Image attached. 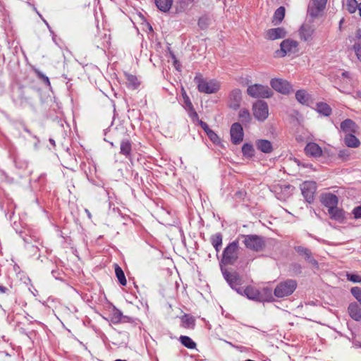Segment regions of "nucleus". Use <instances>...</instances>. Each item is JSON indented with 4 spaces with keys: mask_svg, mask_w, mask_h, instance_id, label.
<instances>
[{
    "mask_svg": "<svg viewBox=\"0 0 361 361\" xmlns=\"http://www.w3.org/2000/svg\"><path fill=\"white\" fill-rule=\"evenodd\" d=\"M238 241L242 240L245 247L255 252L263 250L266 246L265 238L261 235H239L238 236Z\"/></svg>",
    "mask_w": 361,
    "mask_h": 361,
    "instance_id": "f257e3e1",
    "label": "nucleus"
},
{
    "mask_svg": "<svg viewBox=\"0 0 361 361\" xmlns=\"http://www.w3.org/2000/svg\"><path fill=\"white\" fill-rule=\"evenodd\" d=\"M239 241L238 238L228 243L224 248L220 261V267L223 265H233L238 259Z\"/></svg>",
    "mask_w": 361,
    "mask_h": 361,
    "instance_id": "f03ea898",
    "label": "nucleus"
},
{
    "mask_svg": "<svg viewBox=\"0 0 361 361\" xmlns=\"http://www.w3.org/2000/svg\"><path fill=\"white\" fill-rule=\"evenodd\" d=\"M297 281L294 279H286L276 286L274 294L277 298H284L290 295L297 288Z\"/></svg>",
    "mask_w": 361,
    "mask_h": 361,
    "instance_id": "7ed1b4c3",
    "label": "nucleus"
},
{
    "mask_svg": "<svg viewBox=\"0 0 361 361\" xmlns=\"http://www.w3.org/2000/svg\"><path fill=\"white\" fill-rule=\"evenodd\" d=\"M195 82L197 85L198 90H218L221 88V84L215 79L207 80L201 74H197L194 78Z\"/></svg>",
    "mask_w": 361,
    "mask_h": 361,
    "instance_id": "20e7f679",
    "label": "nucleus"
},
{
    "mask_svg": "<svg viewBox=\"0 0 361 361\" xmlns=\"http://www.w3.org/2000/svg\"><path fill=\"white\" fill-rule=\"evenodd\" d=\"M299 44L297 41L287 39L281 42L280 44V50L276 51L279 56L283 57L286 55H292L298 52Z\"/></svg>",
    "mask_w": 361,
    "mask_h": 361,
    "instance_id": "39448f33",
    "label": "nucleus"
},
{
    "mask_svg": "<svg viewBox=\"0 0 361 361\" xmlns=\"http://www.w3.org/2000/svg\"><path fill=\"white\" fill-rule=\"evenodd\" d=\"M293 249L297 252L298 256L303 258L306 262L312 265L314 267H319V263L317 260L314 259L313 253L310 249L300 245H294Z\"/></svg>",
    "mask_w": 361,
    "mask_h": 361,
    "instance_id": "423d86ee",
    "label": "nucleus"
},
{
    "mask_svg": "<svg viewBox=\"0 0 361 361\" xmlns=\"http://www.w3.org/2000/svg\"><path fill=\"white\" fill-rule=\"evenodd\" d=\"M302 195L305 200L311 203L314 200V195L317 190V184L314 181H305L300 186Z\"/></svg>",
    "mask_w": 361,
    "mask_h": 361,
    "instance_id": "0eeeda50",
    "label": "nucleus"
},
{
    "mask_svg": "<svg viewBox=\"0 0 361 361\" xmlns=\"http://www.w3.org/2000/svg\"><path fill=\"white\" fill-rule=\"evenodd\" d=\"M253 114L259 121L265 120L269 115L268 105L262 100H258L252 106Z\"/></svg>",
    "mask_w": 361,
    "mask_h": 361,
    "instance_id": "6e6552de",
    "label": "nucleus"
},
{
    "mask_svg": "<svg viewBox=\"0 0 361 361\" xmlns=\"http://www.w3.org/2000/svg\"><path fill=\"white\" fill-rule=\"evenodd\" d=\"M221 270L224 278L231 288H235V286H240L242 284L243 279L238 273L236 271H228L223 267H221Z\"/></svg>",
    "mask_w": 361,
    "mask_h": 361,
    "instance_id": "1a4fd4ad",
    "label": "nucleus"
},
{
    "mask_svg": "<svg viewBox=\"0 0 361 361\" xmlns=\"http://www.w3.org/2000/svg\"><path fill=\"white\" fill-rule=\"evenodd\" d=\"M327 0H311L308 5L307 13L312 18L319 16L320 13L324 9Z\"/></svg>",
    "mask_w": 361,
    "mask_h": 361,
    "instance_id": "9d476101",
    "label": "nucleus"
},
{
    "mask_svg": "<svg viewBox=\"0 0 361 361\" xmlns=\"http://www.w3.org/2000/svg\"><path fill=\"white\" fill-rule=\"evenodd\" d=\"M231 142L234 145L240 144L244 137L243 128L240 123H234L230 130Z\"/></svg>",
    "mask_w": 361,
    "mask_h": 361,
    "instance_id": "9b49d317",
    "label": "nucleus"
},
{
    "mask_svg": "<svg viewBox=\"0 0 361 361\" xmlns=\"http://www.w3.org/2000/svg\"><path fill=\"white\" fill-rule=\"evenodd\" d=\"M244 296H246L248 299L262 302L264 300V295L259 292V290L251 286H247L243 290Z\"/></svg>",
    "mask_w": 361,
    "mask_h": 361,
    "instance_id": "f8f14e48",
    "label": "nucleus"
},
{
    "mask_svg": "<svg viewBox=\"0 0 361 361\" xmlns=\"http://www.w3.org/2000/svg\"><path fill=\"white\" fill-rule=\"evenodd\" d=\"M322 204L332 211L333 207L338 206V197L332 193H326L321 197Z\"/></svg>",
    "mask_w": 361,
    "mask_h": 361,
    "instance_id": "ddd939ff",
    "label": "nucleus"
},
{
    "mask_svg": "<svg viewBox=\"0 0 361 361\" xmlns=\"http://www.w3.org/2000/svg\"><path fill=\"white\" fill-rule=\"evenodd\" d=\"M314 31L315 29L312 25L303 24L299 30L300 39L305 42L312 40Z\"/></svg>",
    "mask_w": 361,
    "mask_h": 361,
    "instance_id": "4468645a",
    "label": "nucleus"
},
{
    "mask_svg": "<svg viewBox=\"0 0 361 361\" xmlns=\"http://www.w3.org/2000/svg\"><path fill=\"white\" fill-rule=\"evenodd\" d=\"M286 35L287 32L283 27L271 28L266 31L265 38L269 40H275L284 38Z\"/></svg>",
    "mask_w": 361,
    "mask_h": 361,
    "instance_id": "2eb2a0df",
    "label": "nucleus"
},
{
    "mask_svg": "<svg viewBox=\"0 0 361 361\" xmlns=\"http://www.w3.org/2000/svg\"><path fill=\"white\" fill-rule=\"evenodd\" d=\"M271 86L274 90H290L293 87L288 81L282 78L271 79Z\"/></svg>",
    "mask_w": 361,
    "mask_h": 361,
    "instance_id": "dca6fc26",
    "label": "nucleus"
},
{
    "mask_svg": "<svg viewBox=\"0 0 361 361\" xmlns=\"http://www.w3.org/2000/svg\"><path fill=\"white\" fill-rule=\"evenodd\" d=\"M305 152L307 155L313 157H319L322 155V149L315 142H309L305 147Z\"/></svg>",
    "mask_w": 361,
    "mask_h": 361,
    "instance_id": "f3484780",
    "label": "nucleus"
},
{
    "mask_svg": "<svg viewBox=\"0 0 361 361\" xmlns=\"http://www.w3.org/2000/svg\"><path fill=\"white\" fill-rule=\"evenodd\" d=\"M341 129L346 134L355 133L358 126L352 119L347 118L341 123Z\"/></svg>",
    "mask_w": 361,
    "mask_h": 361,
    "instance_id": "a211bd4d",
    "label": "nucleus"
},
{
    "mask_svg": "<svg viewBox=\"0 0 361 361\" xmlns=\"http://www.w3.org/2000/svg\"><path fill=\"white\" fill-rule=\"evenodd\" d=\"M348 312L350 317L355 321H361V307L359 305L355 302H351L349 304L348 307Z\"/></svg>",
    "mask_w": 361,
    "mask_h": 361,
    "instance_id": "6ab92c4d",
    "label": "nucleus"
},
{
    "mask_svg": "<svg viewBox=\"0 0 361 361\" xmlns=\"http://www.w3.org/2000/svg\"><path fill=\"white\" fill-rule=\"evenodd\" d=\"M199 124L201 126V128L204 130L209 140L214 144H218L220 142V138L217 135L216 133H215L212 130H211L207 125V123L204 121L200 120Z\"/></svg>",
    "mask_w": 361,
    "mask_h": 361,
    "instance_id": "aec40b11",
    "label": "nucleus"
},
{
    "mask_svg": "<svg viewBox=\"0 0 361 361\" xmlns=\"http://www.w3.org/2000/svg\"><path fill=\"white\" fill-rule=\"evenodd\" d=\"M132 151V142L128 139H123L120 145V154L130 158Z\"/></svg>",
    "mask_w": 361,
    "mask_h": 361,
    "instance_id": "412c9836",
    "label": "nucleus"
},
{
    "mask_svg": "<svg viewBox=\"0 0 361 361\" xmlns=\"http://www.w3.org/2000/svg\"><path fill=\"white\" fill-rule=\"evenodd\" d=\"M328 212L330 218L333 220L342 222L345 219V212L342 209L338 208V206L333 207L332 211L328 209Z\"/></svg>",
    "mask_w": 361,
    "mask_h": 361,
    "instance_id": "4be33fe9",
    "label": "nucleus"
},
{
    "mask_svg": "<svg viewBox=\"0 0 361 361\" xmlns=\"http://www.w3.org/2000/svg\"><path fill=\"white\" fill-rule=\"evenodd\" d=\"M157 8L164 13H167L172 8L173 0H154Z\"/></svg>",
    "mask_w": 361,
    "mask_h": 361,
    "instance_id": "5701e85b",
    "label": "nucleus"
},
{
    "mask_svg": "<svg viewBox=\"0 0 361 361\" xmlns=\"http://www.w3.org/2000/svg\"><path fill=\"white\" fill-rule=\"evenodd\" d=\"M256 146L259 150L264 153H270L273 150L271 142L267 140H258Z\"/></svg>",
    "mask_w": 361,
    "mask_h": 361,
    "instance_id": "b1692460",
    "label": "nucleus"
},
{
    "mask_svg": "<svg viewBox=\"0 0 361 361\" xmlns=\"http://www.w3.org/2000/svg\"><path fill=\"white\" fill-rule=\"evenodd\" d=\"M296 99L302 104L310 106L312 104V99L307 92H295Z\"/></svg>",
    "mask_w": 361,
    "mask_h": 361,
    "instance_id": "393cba45",
    "label": "nucleus"
},
{
    "mask_svg": "<svg viewBox=\"0 0 361 361\" xmlns=\"http://www.w3.org/2000/svg\"><path fill=\"white\" fill-rule=\"evenodd\" d=\"M317 111L324 116H329L332 113V109L330 106L325 102H317Z\"/></svg>",
    "mask_w": 361,
    "mask_h": 361,
    "instance_id": "a878e982",
    "label": "nucleus"
},
{
    "mask_svg": "<svg viewBox=\"0 0 361 361\" xmlns=\"http://www.w3.org/2000/svg\"><path fill=\"white\" fill-rule=\"evenodd\" d=\"M223 235L221 233H216L210 238V241L216 252L218 253L221 247Z\"/></svg>",
    "mask_w": 361,
    "mask_h": 361,
    "instance_id": "bb28decb",
    "label": "nucleus"
},
{
    "mask_svg": "<svg viewBox=\"0 0 361 361\" xmlns=\"http://www.w3.org/2000/svg\"><path fill=\"white\" fill-rule=\"evenodd\" d=\"M344 142L348 147H357L360 145V142L353 133H348L344 138Z\"/></svg>",
    "mask_w": 361,
    "mask_h": 361,
    "instance_id": "cd10ccee",
    "label": "nucleus"
},
{
    "mask_svg": "<svg viewBox=\"0 0 361 361\" xmlns=\"http://www.w3.org/2000/svg\"><path fill=\"white\" fill-rule=\"evenodd\" d=\"M181 321L183 322V326L184 328L193 329L195 325V319L192 316L185 314L181 317Z\"/></svg>",
    "mask_w": 361,
    "mask_h": 361,
    "instance_id": "c85d7f7f",
    "label": "nucleus"
},
{
    "mask_svg": "<svg viewBox=\"0 0 361 361\" xmlns=\"http://www.w3.org/2000/svg\"><path fill=\"white\" fill-rule=\"evenodd\" d=\"M126 78L127 80V84L129 88L132 89H137L140 87V82L138 80L137 78L131 74H126Z\"/></svg>",
    "mask_w": 361,
    "mask_h": 361,
    "instance_id": "c756f323",
    "label": "nucleus"
},
{
    "mask_svg": "<svg viewBox=\"0 0 361 361\" xmlns=\"http://www.w3.org/2000/svg\"><path fill=\"white\" fill-rule=\"evenodd\" d=\"M284 16H285V8H284V7L281 6V7L278 8L276 9V11H275L274 16H273L272 22L275 25H277L282 21Z\"/></svg>",
    "mask_w": 361,
    "mask_h": 361,
    "instance_id": "7c9ffc66",
    "label": "nucleus"
},
{
    "mask_svg": "<svg viewBox=\"0 0 361 361\" xmlns=\"http://www.w3.org/2000/svg\"><path fill=\"white\" fill-rule=\"evenodd\" d=\"M114 267H115V274H116V276L120 284L122 286H126L127 283V281H126V276H125V274H124L123 269L117 264H115Z\"/></svg>",
    "mask_w": 361,
    "mask_h": 361,
    "instance_id": "2f4dec72",
    "label": "nucleus"
},
{
    "mask_svg": "<svg viewBox=\"0 0 361 361\" xmlns=\"http://www.w3.org/2000/svg\"><path fill=\"white\" fill-rule=\"evenodd\" d=\"M180 343L189 349H195L196 348V343L189 336H180L179 338Z\"/></svg>",
    "mask_w": 361,
    "mask_h": 361,
    "instance_id": "473e14b6",
    "label": "nucleus"
},
{
    "mask_svg": "<svg viewBox=\"0 0 361 361\" xmlns=\"http://www.w3.org/2000/svg\"><path fill=\"white\" fill-rule=\"evenodd\" d=\"M242 152L244 157H252L255 154V149L250 143H245L242 147Z\"/></svg>",
    "mask_w": 361,
    "mask_h": 361,
    "instance_id": "72a5a7b5",
    "label": "nucleus"
},
{
    "mask_svg": "<svg viewBox=\"0 0 361 361\" xmlns=\"http://www.w3.org/2000/svg\"><path fill=\"white\" fill-rule=\"evenodd\" d=\"M123 320V313L122 312L117 309L116 307H114L112 316H111V322L114 324H118L122 322Z\"/></svg>",
    "mask_w": 361,
    "mask_h": 361,
    "instance_id": "f704fd0d",
    "label": "nucleus"
},
{
    "mask_svg": "<svg viewBox=\"0 0 361 361\" xmlns=\"http://www.w3.org/2000/svg\"><path fill=\"white\" fill-rule=\"evenodd\" d=\"M346 9L350 13H354L359 6L356 0H346Z\"/></svg>",
    "mask_w": 361,
    "mask_h": 361,
    "instance_id": "c9c22d12",
    "label": "nucleus"
},
{
    "mask_svg": "<svg viewBox=\"0 0 361 361\" xmlns=\"http://www.w3.org/2000/svg\"><path fill=\"white\" fill-rule=\"evenodd\" d=\"M247 93L252 97L269 98L273 95V92H247Z\"/></svg>",
    "mask_w": 361,
    "mask_h": 361,
    "instance_id": "e433bc0d",
    "label": "nucleus"
},
{
    "mask_svg": "<svg viewBox=\"0 0 361 361\" xmlns=\"http://www.w3.org/2000/svg\"><path fill=\"white\" fill-rule=\"evenodd\" d=\"M239 118L240 121L244 123H247L251 120L250 112L247 109H242L239 112Z\"/></svg>",
    "mask_w": 361,
    "mask_h": 361,
    "instance_id": "4c0bfd02",
    "label": "nucleus"
},
{
    "mask_svg": "<svg viewBox=\"0 0 361 361\" xmlns=\"http://www.w3.org/2000/svg\"><path fill=\"white\" fill-rule=\"evenodd\" d=\"M182 92V97H183V103H184L183 106L185 107V109L186 110H188L189 109H192L193 105L190 101V97L186 94V92Z\"/></svg>",
    "mask_w": 361,
    "mask_h": 361,
    "instance_id": "58836bf2",
    "label": "nucleus"
},
{
    "mask_svg": "<svg viewBox=\"0 0 361 361\" xmlns=\"http://www.w3.org/2000/svg\"><path fill=\"white\" fill-rule=\"evenodd\" d=\"M350 293L361 305V288L353 287L350 290Z\"/></svg>",
    "mask_w": 361,
    "mask_h": 361,
    "instance_id": "ea45409f",
    "label": "nucleus"
},
{
    "mask_svg": "<svg viewBox=\"0 0 361 361\" xmlns=\"http://www.w3.org/2000/svg\"><path fill=\"white\" fill-rule=\"evenodd\" d=\"M347 279L353 283H360L361 282V276L354 273H347L346 274Z\"/></svg>",
    "mask_w": 361,
    "mask_h": 361,
    "instance_id": "a19ab883",
    "label": "nucleus"
},
{
    "mask_svg": "<svg viewBox=\"0 0 361 361\" xmlns=\"http://www.w3.org/2000/svg\"><path fill=\"white\" fill-rule=\"evenodd\" d=\"M36 75H37V77L43 82H44L45 84H47V85L48 87H50V82H49V79L47 76H46L45 75H44L41 71H39V70H35V71Z\"/></svg>",
    "mask_w": 361,
    "mask_h": 361,
    "instance_id": "79ce46f5",
    "label": "nucleus"
},
{
    "mask_svg": "<svg viewBox=\"0 0 361 361\" xmlns=\"http://www.w3.org/2000/svg\"><path fill=\"white\" fill-rule=\"evenodd\" d=\"M291 270L295 273V274H300L302 273V266L298 263H293L290 265Z\"/></svg>",
    "mask_w": 361,
    "mask_h": 361,
    "instance_id": "37998d69",
    "label": "nucleus"
},
{
    "mask_svg": "<svg viewBox=\"0 0 361 361\" xmlns=\"http://www.w3.org/2000/svg\"><path fill=\"white\" fill-rule=\"evenodd\" d=\"M353 49L357 59L361 61V43H355Z\"/></svg>",
    "mask_w": 361,
    "mask_h": 361,
    "instance_id": "c03bdc74",
    "label": "nucleus"
},
{
    "mask_svg": "<svg viewBox=\"0 0 361 361\" xmlns=\"http://www.w3.org/2000/svg\"><path fill=\"white\" fill-rule=\"evenodd\" d=\"M245 83L246 85H247V91H250V90H253V88L255 87L257 89V90L260 88V89H263L264 88V86L261 85H258V84H255V85H252L250 81H248L247 80H245Z\"/></svg>",
    "mask_w": 361,
    "mask_h": 361,
    "instance_id": "a18cd8bd",
    "label": "nucleus"
},
{
    "mask_svg": "<svg viewBox=\"0 0 361 361\" xmlns=\"http://www.w3.org/2000/svg\"><path fill=\"white\" fill-rule=\"evenodd\" d=\"M353 214L355 219L361 218V205L355 207L353 210Z\"/></svg>",
    "mask_w": 361,
    "mask_h": 361,
    "instance_id": "49530a36",
    "label": "nucleus"
},
{
    "mask_svg": "<svg viewBox=\"0 0 361 361\" xmlns=\"http://www.w3.org/2000/svg\"><path fill=\"white\" fill-rule=\"evenodd\" d=\"M349 155L350 154L348 152V150L347 149L340 150L338 153V157L340 158H342L343 159H347L349 157Z\"/></svg>",
    "mask_w": 361,
    "mask_h": 361,
    "instance_id": "de8ad7c7",
    "label": "nucleus"
},
{
    "mask_svg": "<svg viewBox=\"0 0 361 361\" xmlns=\"http://www.w3.org/2000/svg\"><path fill=\"white\" fill-rule=\"evenodd\" d=\"M192 119L198 118V114L192 106V109L187 110Z\"/></svg>",
    "mask_w": 361,
    "mask_h": 361,
    "instance_id": "09e8293b",
    "label": "nucleus"
},
{
    "mask_svg": "<svg viewBox=\"0 0 361 361\" xmlns=\"http://www.w3.org/2000/svg\"><path fill=\"white\" fill-rule=\"evenodd\" d=\"M234 98H235V102L231 103V106L235 109L238 108L240 106L239 102H238L240 96L238 95V92H236V94L234 95Z\"/></svg>",
    "mask_w": 361,
    "mask_h": 361,
    "instance_id": "8fccbe9b",
    "label": "nucleus"
},
{
    "mask_svg": "<svg viewBox=\"0 0 361 361\" xmlns=\"http://www.w3.org/2000/svg\"><path fill=\"white\" fill-rule=\"evenodd\" d=\"M232 289L235 290L238 294L244 296L243 290L245 288L240 286H235V288H233Z\"/></svg>",
    "mask_w": 361,
    "mask_h": 361,
    "instance_id": "3c124183",
    "label": "nucleus"
},
{
    "mask_svg": "<svg viewBox=\"0 0 361 361\" xmlns=\"http://www.w3.org/2000/svg\"><path fill=\"white\" fill-rule=\"evenodd\" d=\"M357 42L355 43H361V29H359L356 32Z\"/></svg>",
    "mask_w": 361,
    "mask_h": 361,
    "instance_id": "603ef678",
    "label": "nucleus"
},
{
    "mask_svg": "<svg viewBox=\"0 0 361 361\" xmlns=\"http://www.w3.org/2000/svg\"><path fill=\"white\" fill-rule=\"evenodd\" d=\"M8 291H9V289L6 288V286H4L2 285H0V293H6Z\"/></svg>",
    "mask_w": 361,
    "mask_h": 361,
    "instance_id": "864d4df0",
    "label": "nucleus"
},
{
    "mask_svg": "<svg viewBox=\"0 0 361 361\" xmlns=\"http://www.w3.org/2000/svg\"><path fill=\"white\" fill-rule=\"evenodd\" d=\"M263 292L264 293V294L271 297V290L270 288H263Z\"/></svg>",
    "mask_w": 361,
    "mask_h": 361,
    "instance_id": "5fc2aeb1",
    "label": "nucleus"
},
{
    "mask_svg": "<svg viewBox=\"0 0 361 361\" xmlns=\"http://www.w3.org/2000/svg\"><path fill=\"white\" fill-rule=\"evenodd\" d=\"M352 95L355 98H361V92H353Z\"/></svg>",
    "mask_w": 361,
    "mask_h": 361,
    "instance_id": "6e6d98bb",
    "label": "nucleus"
},
{
    "mask_svg": "<svg viewBox=\"0 0 361 361\" xmlns=\"http://www.w3.org/2000/svg\"><path fill=\"white\" fill-rule=\"evenodd\" d=\"M131 320V318L128 316H125L123 314V320L122 322H128Z\"/></svg>",
    "mask_w": 361,
    "mask_h": 361,
    "instance_id": "4d7b16f0",
    "label": "nucleus"
},
{
    "mask_svg": "<svg viewBox=\"0 0 361 361\" xmlns=\"http://www.w3.org/2000/svg\"><path fill=\"white\" fill-rule=\"evenodd\" d=\"M85 213L87 214V216H88L90 219H91V217H92V214H91V213L90 212V211H89L88 209H85Z\"/></svg>",
    "mask_w": 361,
    "mask_h": 361,
    "instance_id": "13d9d810",
    "label": "nucleus"
},
{
    "mask_svg": "<svg viewBox=\"0 0 361 361\" xmlns=\"http://www.w3.org/2000/svg\"><path fill=\"white\" fill-rule=\"evenodd\" d=\"M301 164H302V166L303 167H310V168L312 167V164H305V163Z\"/></svg>",
    "mask_w": 361,
    "mask_h": 361,
    "instance_id": "bf43d9fd",
    "label": "nucleus"
},
{
    "mask_svg": "<svg viewBox=\"0 0 361 361\" xmlns=\"http://www.w3.org/2000/svg\"><path fill=\"white\" fill-rule=\"evenodd\" d=\"M357 9L359 11V15L361 17V2L359 4V6H358Z\"/></svg>",
    "mask_w": 361,
    "mask_h": 361,
    "instance_id": "052dcab7",
    "label": "nucleus"
},
{
    "mask_svg": "<svg viewBox=\"0 0 361 361\" xmlns=\"http://www.w3.org/2000/svg\"><path fill=\"white\" fill-rule=\"evenodd\" d=\"M49 142H50V143H51L53 146H55V141H54V139L50 138V139H49Z\"/></svg>",
    "mask_w": 361,
    "mask_h": 361,
    "instance_id": "680f3d73",
    "label": "nucleus"
},
{
    "mask_svg": "<svg viewBox=\"0 0 361 361\" xmlns=\"http://www.w3.org/2000/svg\"><path fill=\"white\" fill-rule=\"evenodd\" d=\"M172 56V58L174 59V64H175V66H176V64L178 63V61H177V60L176 59L175 56H174V55H173V56Z\"/></svg>",
    "mask_w": 361,
    "mask_h": 361,
    "instance_id": "e2e57ef3",
    "label": "nucleus"
},
{
    "mask_svg": "<svg viewBox=\"0 0 361 361\" xmlns=\"http://www.w3.org/2000/svg\"><path fill=\"white\" fill-rule=\"evenodd\" d=\"M24 130L28 133H30V131L29 130V129L25 126L24 127Z\"/></svg>",
    "mask_w": 361,
    "mask_h": 361,
    "instance_id": "0e129e2a",
    "label": "nucleus"
},
{
    "mask_svg": "<svg viewBox=\"0 0 361 361\" xmlns=\"http://www.w3.org/2000/svg\"><path fill=\"white\" fill-rule=\"evenodd\" d=\"M281 92L282 94H288V93H289L290 92H285V91H283V92Z\"/></svg>",
    "mask_w": 361,
    "mask_h": 361,
    "instance_id": "69168bd1",
    "label": "nucleus"
},
{
    "mask_svg": "<svg viewBox=\"0 0 361 361\" xmlns=\"http://www.w3.org/2000/svg\"><path fill=\"white\" fill-rule=\"evenodd\" d=\"M343 20H344L343 19H341V20H340V23H339V24H340V27H341V25H342V23H343Z\"/></svg>",
    "mask_w": 361,
    "mask_h": 361,
    "instance_id": "338daca9",
    "label": "nucleus"
},
{
    "mask_svg": "<svg viewBox=\"0 0 361 361\" xmlns=\"http://www.w3.org/2000/svg\"><path fill=\"white\" fill-rule=\"evenodd\" d=\"M114 361H127V360H121V359H117V360H114Z\"/></svg>",
    "mask_w": 361,
    "mask_h": 361,
    "instance_id": "774afa93",
    "label": "nucleus"
}]
</instances>
